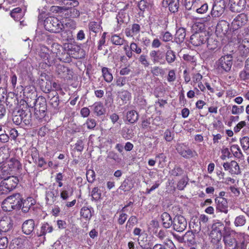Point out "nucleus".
Wrapping results in <instances>:
<instances>
[{
    "label": "nucleus",
    "mask_w": 249,
    "mask_h": 249,
    "mask_svg": "<svg viewBox=\"0 0 249 249\" xmlns=\"http://www.w3.org/2000/svg\"><path fill=\"white\" fill-rule=\"evenodd\" d=\"M240 144L244 151L247 150L249 148V138L247 136L243 137L240 139Z\"/></svg>",
    "instance_id": "8fccbe9b"
},
{
    "label": "nucleus",
    "mask_w": 249,
    "mask_h": 249,
    "mask_svg": "<svg viewBox=\"0 0 249 249\" xmlns=\"http://www.w3.org/2000/svg\"><path fill=\"white\" fill-rule=\"evenodd\" d=\"M57 73L61 77H65L69 74L70 71L68 67L62 65H59L56 67Z\"/></svg>",
    "instance_id": "ea45409f"
},
{
    "label": "nucleus",
    "mask_w": 249,
    "mask_h": 249,
    "mask_svg": "<svg viewBox=\"0 0 249 249\" xmlns=\"http://www.w3.org/2000/svg\"><path fill=\"white\" fill-rule=\"evenodd\" d=\"M150 56L154 63L159 62L161 63V60H163L164 55L160 51H152L150 53Z\"/></svg>",
    "instance_id": "a878e982"
},
{
    "label": "nucleus",
    "mask_w": 249,
    "mask_h": 249,
    "mask_svg": "<svg viewBox=\"0 0 249 249\" xmlns=\"http://www.w3.org/2000/svg\"><path fill=\"white\" fill-rule=\"evenodd\" d=\"M138 223V219L136 216L132 215L130 217L127 222L126 228L128 231H130L135 224Z\"/></svg>",
    "instance_id": "c03bdc74"
},
{
    "label": "nucleus",
    "mask_w": 249,
    "mask_h": 249,
    "mask_svg": "<svg viewBox=\"0 0 249 249\" xmlns=\"http://www.w3.org/2000/svg\"><path fill=\"white\" fill-rule=\"evenodd\" d=\"M8 197L15 210H19L21 208L22 197L20 194H15Z\"/></svg>",
    "instance_id": "6ab92c4d"
},
{
    "label": "nucleus",
    "mask_w": 249,
    "mask_h": 249,
    "mask_svg": "<svg viewBox=\"0 0 249 249\" xmlns=\"http://www.w3.org/2000/svg\"><path fill=\"white\" fill-rule=\"evenodd\" d=\"M87 178L89 182H93L95 179V173L93 170H89L87 171Z\"/></svg>",
    "instance_id": "e2e57ef3"
},
{
    "label": "nucleus",
    "mask_w": 249,
    "mask_h": 249,
    "mask_svg": "<svg viewBox=\"0 0 249 249\" xmlns=\"http://www.w3.org/2000/svg\"><path fill=\"white\" fill-rule=\"evenodd\" d=\"M58 196V191L54 188H50L46 192V203L49 205H52Z\"/></svg>",
    "instance_id": "f3484780"
},
{
    "label": "nucleus",
    "mask_w": 249,
    "mask_h": 249,
    "mask_svg": "<svg viewBox=\"0 0 249 249\" xmlns=\"http://www.w3.org/2000/svg\"><path fill=\"white\" fill-rule=\"evenodd\" d=\"M139 61L145 67H148L149 66V63L146 59V56L142 54L139 58Z\"/></svg>",
    "instance_id": "69168bd1"
},
{
    "label": "nucleus",
    "mask_w": 249,
    "mask_h": 249,
    "mask_svg": "<svg viewBox=\"0 0 249 249\" xmlns=\"http://www.w3.org/2000/svg\"><path fill=\"white\" fill-rule=\"evenodd\" d=\"M50 103L52 107L55 109V112H58L59 99L57 92H55V94L53 95V97L50 99Z\"/></svg>",
    "instance_id": "473e14b6"
},
{
    "label": "nucleus",
    "mask_w": 249,
    "mask_h": 249,
    "mask_svg": "<svg viewBox=\"0 0 249 249\" xmlns=\"http://www.w3.org/2000/svg\"><path fill=\"white\" fill-rule=\"evenodd\" d=\"M134 187V182L132 180L126 179H125L121 186L119 189L124 192L129 191Z\"/></svg>",
    "instance_id": "2f4dec72"
},
{
    "label": "nucleus",
    "mask_w": 249,
    "mask_h": 249,
    "mask_svg": "<svg viewBox=\"0 0 249 249\" xmlns=\"http://www.w3.org/2000/svg\"><path fill=\"white\" fill-rule=\"evenodd\" d=\"M206 41H207V47L209 50H214L217 48V41L212 37L207 38Z\"/></svg>",
    "instance_id": "a18cd8bd"
},
{
    "label": "nucleus",
    "mask_w": 249,
    "mask_h": 249,
    "mask_svg": "<svg viewBox=\"0 0 249 249\" xmlns=\"http://www.w3.org/2000/svg\"><path fill=\"white\" fill-rule=\"evenodd\" d=\"M165 59L169 64L173 63L176 59L175 52L172 50H168L165 53Z\"/></svg>",
    "instance_id": "58836bf2"
},
{
    "label": "nucleus",
    "mask_w": 249,
    "mask_h": 249,
    "mask_svg": "<svg viewBox=\"0 0 249 249\" xmlns=\"http://www.w3.org/2000/svg\"><path fill=\"white\" fill-rule=\"evenodd\" d=\"M223 224L220 222L215 223L213 224L212 231L210 234L211 241L213 243H217L219 242L222 237V229Z\"/></svg>",
    "instance_id": "39448f33"
},
{
    "label": "nucleus",
    "mask_w": 249,
    "mask_h": 249,
    "mask_svg": "<svg viewBox=\"0 0 249 249\" xmlns=\"http://www.w3.org/2000/svg\"><path fill=\"white\" fill-rule=\"evenodd\" d=\"M31 201V198H27L25 200H22L21 210L23 213H26L29 212L31 206L34 204Z\"/></svg>",
    "instance_id": "4c0bfd02"
},
{
    "label": "nucleus",
    "mask_w": 249,
    "mask_h": 249,
    "mask_svg": "<svg viewBox=\"0 0 249 249\" xmlns=\"http://www.w3.org/2000/svg\"><path fill=\"white\" fill-rule=\"evenodd\" d=\"M35 94V88L33 86H26L23 89V95L27 97L32 98V95Z\"/></svg>",
    "instance_id": "de8ad7c7"
},
{
    "label": "nucleus",
    "mask_w": 249,
    "mask_h": 249,
    "mask_svg": "<svg viewBox=\"0 0 249 249\" xmlns=\"http://www.w3.org/2000/svg\"><path fill=\"white\" fill-rule=\"evenodd\" d=\"M86 124L89 129H93L96 125V121L93 119H88Z\"/></svg>",
    "instance_id": "774afa93"
},
{
    "label": "nucleus",
    "mask_w": 249,
    "mask_h": 249,
    "mask_svg": "<svg viewBox=\"0 0 249 249\" xmlns=\"http://www.w3.org/2000/svg\"><path fill=\"white\" fill-rule=\"evenodd\" d=\"M187 225V221L183 216L177 215L174 218L173 227L176 231L182 232L186 229Z\"/></svg>",
    "instance_id": "0eeeda50"
},
{
    "label": "nucleus",
    "mask_w": 249,
    "mask_h": 249,
    "mask_svg": "<svg viewBox=\"0 0 249 249\" xmlns=\"http://www.w3.org/2000/svg\"><path fill=\"white\" fill-rule=\"evenodd\" d=\"M246 222V217L243 215H240L235 218L234 225L236 227H241L245 225Z\"/></svg>",
    "instance_id": "e433bc0d"
},
{
    "label": "nucleus",
    "mask_w": 249,
    "mask_h": 249,
    "mask_svg": "<svg viewBox=\"0 0 249 249\" xmlns=\"http://www.w3.org/2000/svg\"><path fill=\"white\" fill-rule=\"evenodd\" d=\"M39 55L43 61L48 66H51L55 63L57 53L50 50L46 46H41Z\"/></svg>",
    "instance_id": "7ed1b4c3"
},
{
    "label": "nucleus",
    "mask_w": 249,
    "mask_h": 249,
    "mask_svg": "<svg viewBox=\"0 0 249 249\" xmlns=\"http://www.w3.org/2000/svg\"><path fill=\"white\" fill-rule=\"evenodd\" d=\"M217 69L221 72H228L232 65V57L231 54L222 56L216 62Z\"/></svg>",
    "instance_id": "20e7f679"
},
{
    "label": "nucleus",
    "mask_w": 249,
    "mask_h": 249,
    "mask_svg": "<svg viewBox=\"0 0 249 249\" xmlns=\"http://www.w3.org/2000/svg\"><path fill=\"white\" fill-rule=\"evenodd\" d=\"M238 50L241 55L247 56L249 54V38H237Z\"/></svg>",
    "instance_id": "6e6552de"
},
{
    "label": "nucleus",
    "mask_w": 249,
    "mask_h": 249,
    "mask_svg": "<svg viewBox=\"0 0 249 249\" xmlns=\"http://www.w3.org/2000/svg\"><path fill=\"white\" fill-rule=\"evenodd\" d=\"M53 231V227L48 223H45L41 226L40 231L37 232V235L38 236H43L47 233H51Z\"/></svg>",
    "instance_id": "c756f323"
},
{
    "label": "nucleus",
    "mask_w": 249,
    "mask_h": 249,
    "mask_svg": "<svg viewBox=\"0 0 249 249\" xmlns=\"http://www.w3.org/2000/svg\"><path fill=\"white\" fill-rule=\"evenodd\" d=\"M47 110V104L45 99L41 98L36 101L35 106V114L36 118L41 119L46 115Z\"/></svg>",
    "instance_id": "423d86ee"
},
{
    "label": "nucleus",
    "mask_w": 249,
    "mask_h": 249,
    "mask_svg": "<svg viewBox=\"0 0 249 249\" xmlns=\"http://www.w3.org/2000/svg\"><path fill=\"white\" fill-rule=\"evenodd\" d=\"M207 37L204 33H196L191 36L190 42L195 46H198L204 44Z\"/></svg>",
    "instance_id": "ddd939ff"
},
{
    "label": "nucleus",
    "mask_w": 249,
    "mask_h": 249,
    "mask_svg": "<svg viewBox=\"0 0 249 249\" xmlns=\"http://www.w3.org/2000/svg\"><path fill=\"white\" fill-rule=\"evenodd\" d=\"M102 71L105 80L108 83L112 81L113 79V76L111 73L108 71V69L107 68L104 67L102 69Z\"/></svg>",
    "instance_id": "37998d69"
},
{
    "label": "nucleus",
    "mask_w": 249,
    "mask_h": 249,
    "mask_svg": "<svg viewBox=\"0 0 249 249\" xmlns=\"http://www.w3.org/2000/svg\"><path fill=\"white\" fill-rule=\"evenodd\" d=\"M130 49L132 51V52H134L137 54H140L142 53V49L134 42H131L130 43Z\"/></svg>",
    "instance_id": "6e6d98bb"
},
{
    "label": "nucleus",
    "mask_w": 249,
    "mask_h": 249,
    "mask_svg": "<svg viewBox=\"0 0 249 249\" xmlns=\"http://www.w3.org/2000/svg\"><path fill=\"white\" fill-rule=\"evenodd\" d=\"M183 171L181 168L175 167L171 171V174L174 176H179L183 174Z\"/></svg>",
    "instance_id": "680f3d73"
},
{
    "label": "nucleus",
    "mask_w": 249,
    "mask_h": 249,
    "mask_svg": "<svg viewBox=\"0 0 249 249\" xmlns=\"http://www.w3.org/2000/svg\"><path fill=\"white\" fill-rule=\"evenodd\" d=\"M246 0H230V10L233 12H240L245 8Z\"/></svg>",
    "instance_id": "9d476101"
},
{
    "label": "nucleus",
    "mask_w": 249,
    "mask_h": 249,
    "mask_svg": "<svg viewBox=\"0 0 249 249\" xmlns=\"http://www.w3.org/2000/svg\"><path fill=\"white\" fill-rule=\"evenodd\" d=\"M248 21V17L244 13L238 15L231 23L233 30H236L244 26Z\"/></svg>",
    "instance_id": "1a4fd4ad"
},
{
    "label": "nucleus",
    "mask_w": 249,
    "mask_h": 249,
    "mask_svg": "<svg viewBox=\"0 0 249 249\" xmlns=\"http://www.w3.org/2000/svg\"><path fill=\"white\" fill-rule=\"evenodd\" d=\"M223 242L226 248H229L230 249H238L236 239L231 236L229 232H226L223 235Z\"/></svg>",
    "instance_id": "4468645a"
},
{
    "label": "nucleus",
    "mask_w": 249,
    "mask_h": 249,
    "mask_svg": "<svg viewBox=\"0 0 249 249\" xmlns=\"http://www.w3.org/2000/svg\"><path fill=\"white\" fill-rule=\"evenodd\" d=\"M186 36L185 30L183 28H180L177 30L175 34V40L178 44L183 42Z\"/></svg>",
    "instance_id": "cd10ccee"
},
{
    "label": "nucleus",
    "mask_w": 249,
    "mask_h": 249,
    "mask_svg": "<svg viewBox=\"0 0 249 249\" xmlns=\"http://www.w3.org/2000/svg\"><path fill=\"white\" fill-rule=\"evenodd\" d=\"M188 180L187 179L185 178H181L178 182L177 187L178 190H182L184 189L186 185L187 184Z\"/></svg>",
    "instance_id": "4d7b16f0"
},
{
    "label": "nucleus",
    "mask_w": 249,
    "mask_h": 249,
    "mask_svg": "<svg viewBox=\"0 0 249 249\" xmlns=\"http://www.w3.org/2000/svg\"><path fill=\"white\" fill-rule=\"evenodd\" d=\"M174 137V133L169 129H166L164 133V138L167 142H171Z\"/></svg>",
    "instance_id": "864d4df0"
},
{
    "label": "nucleus",
    "mask_w": 249,
    "mask_h": 249,
    "mask_svg": "<svg viewBox=\"0 0 249 249\" xmlns=\"http://www.w3.org/2000/svg\"><path fill=\"white\" fill-rule=\"evenodd\" d=\"M225 4L223 1L215 2L213 5L211 11V15L213 17H219L221 16L225 11Z\"/></svg>",
    "instance_id": "2eb2a0df"
},
{
    "label": "nucleus",
    "mask_w": 249,
    "mask_h": 249,
    "mask_svg": "<svg viewBox=\"0 0 249 249\" xmlns=\"http://www.w3.org/2000/svg\"><path fill=\"white\" fill-rule=\"evenodd\" d=\"M21 119L25 125H28L30 124L32 118V113L28 108L25 110L21 109L18 111Z\"/></svg>",
    "instance_id": "412c9836"
},
{
    "label": "nucleus",
    "mask_w": 249,
    "mask_h": 249,
    "mask_svg": "<svg viewBox=\"0 0 249 249\" xmlns=\"http://www.w3.org/2000/svg\"><path fill=\"white\" fill-rule=\"evenodd\" d=\"M160 218L162 225L165 228H169L173 225V220L172 219L171 216L168 213L166 212L163 213L161 215Z\"/></svg>",
    "instance_id": "b1692460"
},
{
    "label": "nucleus",
    "mask_w": 249,
    "mask_h": 249,
    "mask_svg": "<svg viewBox=\"0 0 249 249\" xmlns=\"http://www.w3.org/2000/svg\"><path fill=\"white\" fill-rule=\"evenodd\" d=\"M35 222L33 219H28L24 221L22 226V231L27 235H30L35 228Z\"/></svg>",
    "instance_id": "aec40b11"
},
{
    "label": "nucleus",
    "mask_w": 249,
    "mask_h": 249,
    "mask_svg": "<svg viewBox=\"0 0 249 249\" xmlns=\"http://www.w3.org/2000/svg\"><path fill=\"white\" fill-rule=\"evenodd\" d=\"M12 221L10 217L6 216L0 220V231H1L7 232L12 229Z\"/></svg>",
    "instance_id": "a211bd4d"
},
{
    "label": "nucleus",
    "mask_w": 249,
    "mask_h": 249,
    "mask_svg": "<svg viewBox=\"0 0 249 249\" xmlns=\"http://www.w3.org/2000/svg\"><path fill=\"white\" fill-rule=\"evenodd\" d=\"M60 194V197L63 200H66L73 194V190L70 187H68L67 188H63L61 191Z\"/></svg>",
    "instance_id": "f704fd0d"
},
{
    "label": "nucleus",
    "mask_w": 249,
    "mask_h": 249,
    "mask_svg": "<svg viewBox=\"0 0 249 249\" xmlns=\"http://www.w3.org/2000/svg\"><path fill=\"white\" fill-rule=\"evenodd\" d=\"M216 210L227 213L228 212V205L227 200L223 197H217L215 199Z\"/></svg>",
    "instance_id": "dca6fc26"
},
{
    "label": "nucleus",
    "mask_w": 249,
    "mask_h": 249,
    "mask_svg": "<svg viewBox=\"0 0 249 249\" xmlns=\"http://www.w3.org/2000/svg\"><path fill=\"white\" fill-rule=\"evenodd\" d=\"M139 118V114L137 111L131 110L128 111L125 115V121L130 124H134Z\"/></svg>",
    "instance_id": "5701e85b"
},
{
    "label": "nucleus",
    "mask_w": 249,
    "mask_h": 249,
    "mask_svg": "<svg viewBox=\"0 0 249 249\" xmlns=\"http://www.w3.org/2000/svg\"><path fill=\"white\" fill-rule=\"evenodd\" d=\"M229 30V23L225 20L219 21L216 26V32L225 35Z\"/></svg>",
    "instance_id": "393cba45"
},
{
    "label": "nucleus",
    "mask_w": 249,
    "mask_h": 249,
    "mask_svg": "<svg viewBox=\"0 0 249 249\" xmlns=\"http://www.w3.org/2000/svg\"><path fill=\"white\" fill-rule=\"evenodd\" d=\"M88 26L89 31L94 33H98L100 30V24L95 21L90 22Z\"/></svg>",
    "instance_id": "79ce46f5"
},
{
    "label": "nucleus",
    "mask_w": 249,
    "mask_h": 249,
    "mask_svg": "<svg viewBox=\"0 0 249 249\" xmlns=\"http://www.w3.org/2000/svg\"><path fill=\"white\" fill-rule=\"evenodd\" d=\"M147 236L145 233L138 237V241L141 247H143L145 245L146 242L147 241Z\"/></svg>",
    "instance_id": "bf43d9fd"
},
{
    "label": "nucleus",
    "mask_w": 249,
    "mask_h": 249,
    "mask_svg": "<svg viewBox=\"0 0 249 249\" xmlns=\"http://www.w3.org/2000/svg\"><path fill=\"white\" fill-rule=\"evenodd\" d=\"M223 166L225 171H229L231 175H238L241 173L238 164L234 160L224 162Z\"/></svg>",
    "instance_id": "9b49d317"
},
{
    "label": "nucleus",
    "mask_w": 249,
    "mask_h": 249,
    "mask_svg": "<svg viewBox=\"0 0 249 249\" xmlns=\"http://www.w3.org/2000/svg\"><path fill=\"white\" fill-rule=\"evenodd\" d=\"M208 10V5L207 3L202 4L200 7L196 9V12L198 14H204Z\"/></svg>",
    "instance_id": "0e129e2a"
},
{
    "label": "nucleus",
    "mask_w": 249,
    "mask_h": 249,
    "mask_svg": "<svg viewBox=\"0 0 249 249\" xmlns=\"http://www.w3.org/2000/svg\"><path fill=\"white\" fill-rule=\"evenodd\" d=\"M93 110L97 116H101L105 113V108L101 102H96L92 106Z\"/></svg>",
    "instance_id": "7c9ffc66"
},
{
    "label": "nucleus",
    "mask_w": 249,
    "mask_h": 249,
    "mask_svg": "<svg viewBox=\"0 0 249 249\" xmlns=\"http://www.w3.org/2000/svg\"><path fill=\"white\" fill-rule=\"evenodd\" d=\"M185 243L192 244L194 242L195 235L192 231H188L184 235Z\"/></svg>",
    "instance_id": "49530a36"
},
{
    "label": "nucleus",
    "mask_w": 249,
    "mask_h": 249,
    "mask_svg": "<svg viewBox=\"0 0 249 249\" xmlns=\"http://www.w3.org/2000/svg\"><path fill=\"white\" fill-rule=\"evenodd\" d=\"M92 211L93 212L91 207H83L80 210V215L86 220H89L92 216Z\"/></svg>",
    "instance_id": "c85d7f7f"
},
{
    "label": "nucleus",
    "mask_w": 249,
    "mask_h": 249,
    "mask_svg": "<svg viewBox=\"0 0 249 249\" xmlns=\"http://www.w3.org/2000/svg\"><path fill=\"white\" fill-rule=\"evenodd\" d=\"M239 77L241 80L246 81L249 80V69L245 66L244 69L240 72Z\"/></svg>",
    "instance_id": "09e8293b"
},
{
    "label": "nucleus",
    "mask_w": 249,
    "mask_h": 249,
    "mask_svg": "<svg viewBox=\"0 0 249 249\" xmlns=\"http://www.w3.org/2000/svg\"><path fill=\"white\" fill-rule=\"evenodd\" d=\"M99 189L98 187H94L91 191L92 198L94 200H98L101 196V193L99 192Z\"/></svg>",
    "instance_id": "5fc2aeb1"
},
{
    "label": "nucleus",
    "mask_w": 249,
    "mask_h": 249,
    "mask_svg": "<svg viewBox=\"0 0 249 249\" xmlns=\"http://www.w3.org/2000/svg\"><path fill=\"white\" fill-rule=\"evenodd\" d=\"M164 248L165 249H177L173 242L168 239H167L165 241V247Z\"/></svg>",
    "instance_id": "338daca9"
},
{
    "label": "nucleus",
    "mask_w": 249,
    "mask_h": 249,
    "mask_svg": "<svg viewBox=\"0 0 249 249\" xmlns=\"http://www.w3.org/2000/svg\"><path fill=\"white\" fill-rule=\"evenodd\" d=\"M196 0H185V7L188 10H194L196 7Z\"/></svg>",
    "instance_id": "603ef678"
},
{
    "label": "nucleus",
    "mask_w": 249,
    "mask_h": 249,
    "mask_svg": "<svg viewBox=\"0 0 249 249\" xmlns=\"http://www.w3.org/2000/svg\"><path fill=\"white\" fill-rule=\"evenodd\" d=\"M44 25L46 30L53 33H59L64 29V24L54 17L47 18L44 20Z\"/></svg>",
    "instance_id": "f03ea898"
},
{
    "label": "nucleus",
    "mask_w": 249,
    "mask_h": 249,
    "mask_svg": "<svg viewBox=\"0 0 249 249\" xmlns=\"http://www.w3.org/2000/svg\"><path fill=\"white\" fill-rule=\"evenodd\" d=\"M118 96L120 99H121L122 102L121 105H123L126 104L127 102H128L131 98V93L126 90H123L119 91L118 92Z\"/></svg>",
    "instance_id": "bb28decb"
},
{
    "label": "nucleus",
    "mask_w": 249,
    "mask_h": 249,
    "mask_svg": "<svg viewBox=\"0 0 249 249\" xmlns=\"http://www.w3.org/2000/svg\"><path fill=\"white\" fill-rule=\"evenodd\" d=\"M8 196L3 201L1 204L2 210L5 212H11L13 210H15Z\"/></svg>",
    "instance_id": "72a5a7b5"
},
{
    "label": "nucleus",
    "mask_w": 249,
    "mask_h": 249,
    "mask_svg": "<svg viewBox=\"0 0 249 249\" xmlns=\"http://www.w3.org/2000/svg\"><path fill=\"white\" fill-rule=\"evenodd\" d=\"M163 4L168 6L170 12L175 13L178 11L179 1V0H163Z\"/></svg>",
    "instance_id": "4be33fe9"
},
{
    "label": "nucleus",
    "mask_w": 249,
    "mask_h": 249,
    "mask_svg": "<svg viewBox=\"0 0 249 249\" xmlns=\"http://www.w3.org/2000/svg\"><path fill=\"white\" fill-rule=\"evenodd\" d=\"M6 173L3 169H0V178H4L0 183V195H6L12 191L17 186L18 179L14 177L5 178L3 172Z\"/></svg>",
    "instance_id": "f257e3e1"
},
{
    "label": "nucleus",
    "mask_w": 249,
    "mask_h": 249,
    "mask_svg": "<svg viewBox=\"0 0 249 249\" xmlns=\"http://www.w3.org/2000/svg\"><path fill=\"white\" fill-rule=\"evenodd\" d=\"M64 26V28L66 27L70 30H74L76 28V22L71 19L66 20V22Z\"/></svg>",
    "instance_id": "3c124183"
},
{
    "label": "nucleus",
    "mask_w": 249,
    "mask_h": 249,
    "mask_svg": "<svg viewBox=\"0 0 249 249\" xmlns=\"http://www.w3.org/2000/svg\"><path fill=\"white\" fill-rule=\"evenodd\" d=\"M106 33H104L99 40L98 42V47L97 49L98 50H102V46L105 45L106 42Z\"/></svg>",
    "instance_id": "13d9d810"
},
{
    "label": "nucleus",
    "mask_w": 249,
    "mask_h": 249,
    "mask_svg": "<svg viewBox=\"0 0 249 249\" xmlns=\"http://www.w3.org/2000/svg\"><path fill=\"white\" fill-rule=\"evenodd\" d=\"M8 244V239L6 237L0 238V249H6Z\"/></svg>",
    "instance_id": "052dcab7"
},
{
    "label": "nucleus",
    "mask_w": 249,
    "mask_h": 249,
    "mask_svg": "<svg viewBox=\"0 0 249 249\" xmlns=\"http://www.w3.org/2000/svg\"><path fill=\"white\" fill-rule=\"evenodd\" d=\"M111 42L116 45H122L124 44L126 41L124 38L121 37L119 36L114 35L111 37Z\"/></svg>",
    "instance_id": "a19ab883"
},
{
    "label": "nucleus",
    "mask_w": 249,
    "mask_h": 249,
    "mask_svg": "<svg viewBox=\"0 0 249 249\" xmlns=\"http://www.w3.org/2000/svg\"><path fill=\"white\" fill-rule=\"evenodd\" d=\"M176 149L181 156L186 159L192 158L196 154L195 151H192L183 144H178Z\"/></svg>",
    "instance_id": "f8f14e48"
},
{
    "label": "nucleus",
    "mask_w": 249,
    "mask_h": 249,
    "mask_svg": "<svg viewBox=\"0 0 249 249\" xmlns=\"http://www.w3.org/2000/svg\"><path fill=\"white\" fill-rule=\"evenodd\" d=\"M231 151L233 154V156L237 158L242 159L243 157V154L237 144H233L231 146Z\"/></svg>",
    "instance_id": "c9c22d12"
}]
</instances>
